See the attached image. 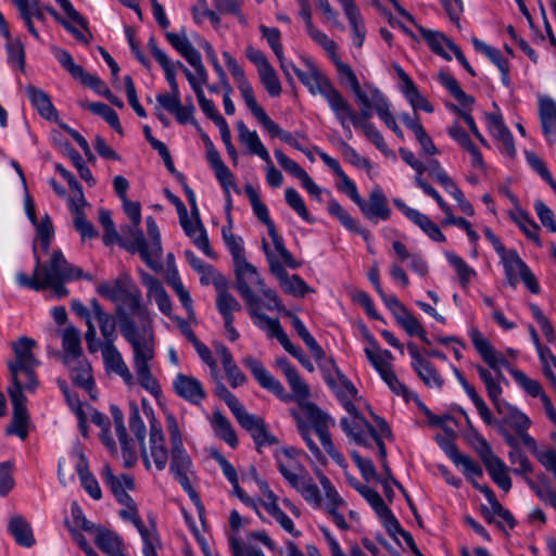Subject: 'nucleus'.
I'll return each mask as SVG.
<instances>
[{"instance_id": "f257e3e1", "label": "nucleus", "mask_w": 556, "mask_h": 556, "mask_svg": "<svg viewBox=\"0 0 556 556\" xmlns=\"http://www.w3.org/2000/svg\"><path fill=\"white\" fill-rule=\"evenodd\" d=\"M97 292L117 305L118 329L131 346V363L138 383L159 397L162 389L152 372L155 358L153 318L141 305L140 290L127 274H122L112 281L100 282Z\"/></svg>"}, {"instance_id": "f03ea898", "label": "nucleus", "mask_w": 556, "mask_h": 556, "mask_svg": "<svg viewBox=\"0 0 556 556\" xmlns=\"http://www.w3.org/2000/svg\"><path fill=\"white\" fill-rule=\"evenodd\" d=\"M35 261L36 266L31 277L24 273L16 274V281L20 286L35 291L51 289L53 295L61 299L68 293L64 283L83 277V270L67 263L61 251L52 253L48 265H42L36 254Z\"/></svg>"}, {"instance_id": "7ed1b4c3", "label": "nucleus", "mask_w": 556, "mask_h": 556, "mask_svg": "<svg viewBox=\"0 0 556 556\" xmlns=\"http://www.w3.org/2000/svg\"><path fill=\"white\" fill-rule=\"evenodd\" d=\"M223 58L230 74L233 77V80L241 93L245 105L255 116L258 123L264 127V129H266L271 137H278L289 146L302 151L303 148L298 142V140L294 139V137L289 131L283 130L277 123H275L268 116L266 111L257 103L253 87L249 81L244 70L239 65L237 60L227 51L223 52Z\"/></svg>"}, {"instance_id": "20e7f679", "label": "nucleus", "mask_w": 556, "mask_h": 556, "mask_svg": "<svg viewBox=\"0 0 556 556\" xmlns=\"http://www.w3.org/2000/svg\"><path fill=\"white\" fill-rule=\"evenodd\" d=\"M60 361L67 368L72 381L91 393L94 387L93 374L89 361L84 356L80 331L68 326L60 331Z\"/></svg>"}, {"instance_id": "39448f33", "label": "nucleus", "mask_w": 556, "mask_h": 556, "mask_svg": "<svg viewBox=\"0 0 556 556\" xmlns=\"http://www.w3.org/2000/svg\"><path fill=\"white\" fill-rule=\"evenodd\" d=\"M277 468L288 484L293 488L306 503L318 504L317 488L301 460V453L293 447H283L276 452Z\"/></svg>"}, {"instance_id": "423d86ee", "label": "nucleus", "mask_w": 556, "mask_h": 556, "mask_svg": "<svg viewBox=\"0 0 556 556\" xmlns=\"http://www.w3.org/2000/svg\"><path fill=\"white\" fill-rule=\"evenodd\" d=\"M242 365L250 370L253 378L261 388L271 392L276 397L283 402H289L294 397L299 403L306 401L309 396V388L300 377L299 372L286 378L292 395L289 394L282 383L276 379L264 364L254 356L248 355L242 358Z\"/></svg>"}, {"instance_id": "0eeeda50", "label": "nucleus", "mask_w": 556, "mask_h": 556, "mask_svg": "<svg viewBox=\"0 0 556 556\" xmlns=\"http://www.w3.org/2000/svg\"><path fill=\"white\" fill-rule=\"evenodd\" d=\"M37 342L28 337H21L12 342L11 346L14 352V359L8 362L11 372V387L24 388L25 391L35 392L39 382L36 378L35 370L40 362L34 354Z\"/></svg>"}, {"instance_id": "6e6552de", "label": "nucleus", "mask_w": 556, "mask_h": 556, "mask_svg": "<svg viewBox=\"0 0 556 556\" xmlns=\"http://www.w3.org/2000/svg\"><path fill=\"white\" fill-rule=\"evenodd\" d=\"M166 427L172 444V460L169 470L178 480L182 489L192 500V502L203 509L200 497L191 484V476L193 475L192 462L182 444V437L178 420L172 413H166Z\"/></svg>"}, {"instance_id": "1a4fd4ad", "label": "nucleus", "mask_w": 556, "mask_h": 556, "mask_svg": "<svg viewBox=\"0 0 556 556\" xmlns=\"http://www.w3.org/2000/svg\"><path fill=\"white\" fill-rule=\"evenodd\" d=\"M348 416L342 417L340 425L346 437L358 445L369 447L376 444L381 458L387 457L383 438L389 437L391 431L388 424L379 417L375 418L376 426L369 425L354 407V412H346Z\"/></svg>"}, {"instance_id": "9d476101", "label": "nucleus", "mask_w": 556, "mask_h": 556, "mask_svg": "<svg viewBox=\"0 0 556 556\" xmlns=\"http://www.w3.org/2000/svg\"><path fill=\"white\" fill-rule=\"evenodd\" d=\"M318 480L324 492L317 488L318 504L307 503L313 509H323L339 530L348 531L358 523V514L348 508L346 501L339 494L331 480L324 473L318 475Z\"/></svg>"}, {"instance_id": "9b49d317", "label": "nucleus", "mask_w": 556, "mask_h": 556, "mask_svg": "<svg viewBox=\"0 0 556 556\" xmlns=\"http://www.w3.org/2000/svg\"><path fill=\"white\" fill-rule=\"evenodd\" d=\"M305 70L296 72L299 80L313 96L319 94L327 102L332 113H339L346 106V98L334 87L330 78L311 59L303 60Z\"/></svg>"}, {"instance_id": "f8f14e48", "label": "nucleus", "mask_w": 556, "mask_h": 556, "mask_svg": "<svg viewBox=\"0 0 556 556\" xmlns=\"http://www.w3.org/2000/svg\"><path fill=\"white\" fill-rule=\"evenodd\" d=\"M142 408L150 425L149 447L147 448L144 443L141 444L142 459L148 469L151 467V462H153L155 468L161 471L168 462V451L163 429L154 416L153 408L144 399L142 400Z\"/></svg>"}, {"instance_id": "ddd939ff", "label": "nucleus", "mask_w": 556, "mask_h": 556, "mask_svg": "<svg viewBox=\"0 0 556 556\" xmlns=\"http://www.w3.org/2000/svg\"><path fill=\"white\" fill-rule=\"evenodd\" d=\"M245 194L249 198L251 206L253 208L254 214L257 218L266 225L269 237L271 238L274 249L277 254L280 256L283 264L290 268H298L300 264L295 261L293 255L286 248L282 238L278 235L274 222L270 219L269 212L267 206L261 201L260 194L257 190L251 186L247 185Z\"/></svg>"}, {"instance_id": "4468645a", "label": "nucleus", "mask_w": 556, "mask_h": 556, "mask_svg": "<svg viewBox=\"0 0 556 556\" xmlns=\"http://www.w3.org/2000/svg\"><path fill=\"white\" fill-rule=\"evenodd\" d=\"M346 106L348 109H343L342 111H339V113H332L339 124L341 125L342 129L345 132V136L348 139H352L353 134L351 130V124L363 131V134L366 136V138L372 142V144L383 154L388 155L390 150L381 135V132L377 129V127L370 123L369 121H366L362 118V116L358 115V112L355 111V109L352 106V104L346 99Z\"/></svg>"}, {"instance_id": "2eb2a0df", "label": "nucleus", "mask_w": 556, "mask_h": 556, "mask_svg": "<svg viewBox=\"0 0 556 556\" xmlns=\"http://www.w3.org/2000/svg\"><path fill=\"white\" fill-rule=\"evenodd\" d=\"M302 407L305 412L306 417L313 424L316 434L318 435L319 441L325 451L340 467L345 468V458L337 450L329 434V428L334 426V420L325 413H323L313 403H304Z\"/></svg>"}, {"instance_id": "dca6fc26", "label": "nucleus", "mask_w": 556, "mask_h": 556, "mask_svg": "<svg viewBox=\"0 0 556 556\" xmlns=\"http://www.w3.org/2000/svg\"><path fill=\"white\" fill-rule=\"evenodd\" d=\"M263 250L265 252L269 269L276 277L280 288L287 294L295 298H304L307 293L313 292V289L298 275H289L278 260L275 252L269 249L267 242L263 241Z\"/></svg>"}, {"instance_id": "f3484780", "label": "nucleus", "mask_w": 556, "mask_h": 556, "mask_svg": "<svg viewBox=\"0 0 556 556\" xmlns=\"http://www.w3.org/2000/svg\"><path fill=\"white\" fill-rule=\"evenodd\" d=\"M354 97L361 108L358 115L366 121L371 118L374 112L381 118L391 111L388 97L371 83H364L358 91L354 93Z\"/></svg>"}, {"instance_id": "a211bd4d", "label": "nucleus", "mask_w": 556, "mask_h": 556, "mask_svg": "<svg viewBox=\"0 0 556 556\" xmlns=\"http://www.w3.org/2000/svg\"><path fill=\"white\" fill-rule=\"evenodd\" d=\"M119 504L123 506L119 511V516L124 520L131 522L141 536L143 542L142 554L144 556H157L160 540L155 527L153 525H150L149 527L143 525L138 514L137 504L132 497H128L127 501H122Z\"/></svg>"}, {"instance_id": "6ab92c4d", "label": "nucleus", "mask_w": 556, "mask_h": 556, "mask_svg": "<svg viewBox=\"0 0 556 556\" xmlns=\"http://www.w3.org/2000/svg\"><path fill=\"white\" fill-rule=\"evenodd\" d=\"M233 267L237 290L245 305L260 301L258 296L254 294L253 289L260 290L261 287H264L265 282L256 267L249 263L247 258H242L240 262H235Z\"/></svg>"}, {"instance_id": "aec40b11", "label": "nucleus", "mask_w": 556, "mask_h": 556, "mask_svg": "<svg viewBox=\"0 0 556 556\" xmlns=\"http://www.w3.org/2000/svg\"><path fill=\"white\" fill-rule=\"evenodd\" d=\"M245 56L256 66L261 84L268 94L270 97H278L282 90L281 84L275 68L270 65L265 54L261 50L248 46L245 48Z\"/></svg>"}, {"instance_id": "412c9836", "label": "nucleus", "mask_w": 556, "mask_h": 556, "mask_svg": "<svg viewBox=\"0 0 556 556\" xmlns=\"http://www.w3.org/2000/svg\"><path fill=\"white\" fill-rule=\"evenodd\" d=\"M356 205L359 207L364 217L375 224L380 220H388L392 214L388 198L379 186H375L371 189L367 200L361 197Z\"/></svg>"}, {"instance_id": "4be33fe9", "label": "nucleus", "mask_w": 556, "mask_h": 556, "mask_svg": "<svg viewBox=\"0 0 556 556\" xmlns=\"http://www.w3.org/2000/svg\"><path fill=\"white\" fill-rule=\"evenodd\" d=\"M410 356V366L420 380L431 389H442L444 380L437 368L422 356L417 345L413 342L407 344Z\"/></svg>"}, {"instance_id": "5701e85b", "label": "nucleus", "mask_w": 556, "mask_h": 556, "mask_svg": "<svg viewBox=\"0 0 556 556\" xmlns=\"http://www.w3.org/2000/svg\"><path fill=\"white\" fill-rule=\"evenodd\" d=\"M393 203L397 210H400L412 223L418 226L422 232L434 242H445L446 237L441 231L439 226L426 214L420 211L408 206L401 199H393Z\"/></svg>"}, {"instance_id": "b1692460", "label": "nucleus", "mask_w": 556, "mask_h": 556, "mask_svg": "<svg viewBox=\"0 0 556 556\" xmlns=\"http://www.w3.org/2000/svg\"><path fill=\"white\" fill-rule=\"evenodd\" d=\"M24 388L10 387L9 395L13 405V418L8 433L18 435L22 440L27 437L28 413L26 407V396Z\"/></svg>"}, {"instance_id": "393cba45", "label": "nucleus", "mask_w": 556, "mask_h": 556, "mask_svg": "<svg viewBox=\"0 0 556 556\" xmlns=\"http://www.w3.org/2000/svg\"><path fill=\"white\" fill-rule=\"evenodd\" d=\"M336 377L328 375L325 377L327 384L334 392L341 405L346 412H354V400L357 397V390L354 384L337 368L334 363L330 361Z\"/></svg>"}, {"instance_id": "a878e982", "label": "nucleus", "mask_w": 556, "mask_h": 556, "mask_svg": "<svg viewBox=\"0 0 556 556\" xmlns=\"http://www.w3.org/2000/svg\"><path fill=\"white\" fill-rule=\"evenodd\" d=\"M179 222L186 236L192 240L194 245L207 256H213L206 230L199 217V211L191 213V215H189L188 212L181 214Z\"/></svg>"}, {"instance_id": "bb28decb", "label": "nucleus", "mask_w": 556, "mask_h": 556, "mask_svg": "<svg viewBox=\"0 0 556 556\" xmlns=\"http://www.w3.org/2000/svg\"><path fill=\"white\" fill-rule=\"evenodd\" d=\"M101 354L108 371L118 375L128 387H132L135 384V377L114 342L103 343L101 346Z\"/></svg>"}, {"instance_id": "cd10ccee", "label": "nucleus", "mask_w": 556, "mask_h": 556, "mask_svg": "<svg viewBox=\"0 0 556 556\" xmlns=\"http://www.w3.org/2000/svg\"><path fill=\"white\" fill-rule=\"evenodd\" d=\"M174 392L181 399L200 404L206 396L202 382L193 376L178 374L172 382Z\"/></svg>"}, {"instance_id": "c85d7f7f", "label": "nucleus", "mask_w": 556, "mask_h": 556, "mask_svg": "<svg viewBox=\"0 0 556 556\" xmlns=\"http://www.w3.org/2000/svg\"><path fill=\"white\" fill-rule=\"evenodd\" d=\"M363 333L367 341L364 353L378 375L392 368L394 361L393 354L389 350L381 349L377 340L367 329L364 328Z\"/></svg>"}, {"instance_id": "c756f323", "label": "nucleus", "mask_w": 556, "mask_h": 556, "mask_svg": "<svg viewBox=\"0 0 556 556\" xmlns=\"http://www.w3.org/2000/svg\"><path fill=\"white\" fill-rule=\"evenodd\" d=\"M247 309L253 324L264 331L268 338H276L279 343H285V341H287V333L282 329L279 320L261 312L260 301L247 305Z\"/></svg>"}, {"instance_id": "7c9ffc66", "label": "nucleus", "mask_w": 556, "mask_h": 556, "mask_svg": "<svg viewBox=\"0 0 556 556\" xmlns=\"http://www.w3.org/2000/svg\"><path fill=\"white\" fill-rule=\"evenodd\" d=\"M236 419L242 428L251 433L257 446H266L276 443V438L267 431L266 425L262 418L249 414L247 409H244Z\"/></svg>"}, {"instance_id": "2f4dec72", "label": "nucleus", "mask_w": 556, "mask_h": 556, "mask_svg": "<svg viewBox=\"0 0 556 556\" xmlns=\"http://www.w3.org/2000/svg\"><path fill=\"white\" fill-rule=\"evenodd\" d=\"M484 119L489 134L498 141L502 152L509 156H515L516 148L514 139L504 125L502 117L494 113H488L484 115Z\"/></svg>"}, {"instance_id": "473e14b6", "label": "nucleus", "mask_w": 556, "mask_h": 556, "mask_svg": "<svg viewBox=\"0 0 556 556\" xmlns=\"http://www.w3.org/2000/svg\"><path fill=\"white\" fill-rule=\"evenodd\" d=\"M349 22L352 31V42L355 47L362 48L366 38V26L362 13L354 0H337Z\"/></svg>"}, {"instance_id": "72a5a7b5", "label": "nucleus", "mask_w": 556, "mask_h": 556, "mask_svg": "<svg viewBox=\"0 0 556 556\" xmlns=\"http://www.w3.org/2000/svg\"><path fill=\"white\" fill-rule=\"evenodd\" d=\"M539 118L548 144H556V102L548 96L539 98Z\"/></svg>"}, {"instance_id": "f704fd0d", "label": "nucleus", "mask_w": 556, "mask_h": 556, "mask_svg": "<svg viewBox=\"0 0 556 556\" xmlns=\"http://www.w3.org/2000/svg\"><path fill=\"white\" fill-rule=\"evenodd\" d=\"M139 273L141 281L147 288V296L150 300H154L161 313L170 317L173 309L172 301L162 283L155 277L143 270H140Z\"/></svg>"}, {"instance_id": "c9c22d12", "label": "nucleus", "mask_w": 556, "mask_h": 556, "mask_svg": "<svg viewBox=\"0 0 556 556\" xmlns=\"http://www.w3.org/2000/svg\"><path fill=\"white\" fill-rule=\"evenodd\" d=\"M130 239L125 240L121 243V245L127 250L128 252L135 253L138 252L141 258L146 262V264L151 267L153 270L161 269V264H156V261L152 257L149 243L144 239L142 230L138 227L130 229Z\"/></svg>"}, {"instance_id": "e433bc0d", "label": "nucleus", "mask_w": 556, "mask_h": 556, "mask_svg": "<svg viewBox=\"0 0 556 556\" xmlns=\"http://www.w3.org/2000/svg\"><path fill=\"white\" fill-rule=\"evenodd\" d=\"M237 131L239 142L247 148V150L254 155H257L264 162H269V152L262 142L258 134L255 130H251L242 122H237Z\"/></svg>"}, {"instance_id": "4c0bfd02", "label": "nucleus", "mask_w": 556, "mask_h": 556, "mask_svg": "<svg viewBox=\"0 0 556 556\" xmlns=\"http://www.w3.org/2000/svg\"><path fill=\"white\" fill-rule=\"evenodd\" d=\"M112 414L115 420V430L122 450V457L125 466L130 467L137 459L135 444L128 439L122 412L117 407H112Z\"/></svg>"}, {"instance_id": "58836bf2", "label": "nucleus", "mask_w": 556, "mask_h": 556, "mask_svg": "<svg viewBox=\"0 0 556 556\" xmlns=\"http://www.w3.org/2000/svg\"><path fill=\"white\" fill-rule=\"evenodd\" d=\"M92 308V318L97 320L100 332L103 337V343H112L116 339V327H118L117 317L114 318L106 313L100 303L92 299L90 301Z\"/></svg>"}, {"instance_id": "ea45409f", "label": "nucleus", "mask_w": 556, "mask_h": 556, "mask_svg": "<svg viewBox=\"0 0 556 556\" xmlns=\"http://www.w3.org/2000/svg\"><path fill=\"white\" fill-rule=\"evenodd\" d=\"M469 336L473 346L479 352L483 361L488 363L493 369L498 370L502 367L508 366L506 361L500 358L496 355V352L490 344L489 340L484 338L478 329H471L469 331Z\"/></svg>"}, {"instance_id": "a19ab883", "label": "nucleus", "mask_w": 556, "mask_h": 556, "mask_svg": "<svg viewBox=\"0 0 556 556\" xmlns=\"http://www.w3.org/2000/svg\"><path fill=\"white\" fill-rule=\"evenodd\" d=\"M103 478L118 503L131 497L127 493V491L134 490L135 488V481L130 475L115 476L110 467H105L103 469Z\"/></svg>"}, {"instance_id": "79ce46f5", "label": "nucleus", "mask_w": 556, "mask_h": 556, "mask_svg": "<svg viewBox=\"0 0 556 556\" xmlns=\"http://www.w3.org/2000/svg\"><path fill=\"white\" fill-rule=\"evenodd\" d=\"M416 27L432 52L447 61L452 60V55L446 50V48L451 50V46L455 45L452 40L438 30L428 29L420 25H416Z\"/></svg>"}, {"instance_id": "37998d69", "label": "nucleus", "mask_w": 556, "mask_h": 556, "mask_svg": "<svg viewBox=\"0 0 556 556\" xmlns=\"http://www.w3.org/2000/svg\"><path fill=\"white\" fill-rule=\"evenodd\" d=\"M503 265L507 282L516 289L521 278V260L516 250H507L497 253Z\"/></svg>"}, {"instance_id": "c03bdc74", "label": "nucleus", "mask_w": 556, "mask_h": 556, "mask_svg": "<svg viewBox=\"0 0 556 556\" xmlns=\"http://www.w3.org/2000/svg\"><path fill=\"white\" fill-rule=\"evenodd\" d=\"M445 452L456 466L462 467L464 473L471 480L475 486L476 483L479 484L477 480L482 477V469L476 462L459 453L454 444H447Z\"/></svg>"}, {"instance_id": "a18cd8bd", "label": "nucleus", "mask_w": 556, "mask_h": 556, "mask_svg": "<svg viewBox=\"0 0 556 556\" xmlns=\"http://www.w3.org/2000/svg\"><path fill=\"white\" fill-rule=\"evenodd\" d=\"M150 52L152 53L155 61L161 65L164 71L166 81L169 85L170 91L180 92L177 79H176V64L170 61L165 51L160 49L153 38H150L148 42Z\"/></svg>"}, {"instance_id": "49530a36", "label": "nucleus", "mask_w": 556, "mask_h": 556, "mask_svg": "<svg viewBox=\"0 0 556 556\" xmlns=\"http://www.w3.org/2000/svg\"><path fill=\"white\" fill-rule=\"evenodd\" d=\"M476 489L479 490L484 495V497L486 498V501L489 502V504L491 506L493 515L501 519L498 521V525L501 527H503L504 529L506 527L510 530L514 529L517 525V520L514 518V516L511 515V513L509 510L504 508L498 503L493 491L486 485L477 484V483H476Z\"/></svg>"}, {"instance_id": "de8ad7c7", "label": "nucleus", "mask_w": 556, "mask_h": 556, "mask_svg": "<svg viewBox=\"0 0 556 556\" xmlns=\"http://www.w3.org/2000/svg\"><path fill=\"white\" fill-rule=\"evenodd\" d=\"M26 93L30 103L43 118L55 119L58 117V112L47 92L37 87L28 86Z\"/></svg>"}, {"instance_id": "09e8293b", "label": "nucleus", "mask_w": 556, "mask_h": 556, "mask_svg": "<svg viewBox=\"0 0 556 556\" xmlns=\"http://www.w3.org/2000/svg\"><path fill=\"white\" fill-rule=\"evenodd\" d=\"M166 39L189 64H199L201 54L193 48L185 30L180 33H166Z\"/></svg>"}, {"instance_id": "8fccbe9b", "label": "nucleus", "mask_w": 556, "mask_h": 556, "mask_svg": "<svg viewBox=\"0 0 556 556\" xmlns=\"http://www.w3.org/2000/svg\"><path fill=\"white\" fill-rule=\"evenodd\" d=\"M93 532L97 545L108 556H119L123 553V540L117 533L100 527Z\"/></svg>"}, {"instance_id": "3c124183", "label": "nucleus", "mask_w": 556, "mask_h": 556, "mask_svg": "<svg viewBox=\"0 0 556 556\" xmlns=\"http://www.w3.org/2000/svg\"><path fill=\"white\" fill-rule=\"evenodd\" d=\"M328 212L339 219V222L350 231L356 232L363 237L365 241H369V232L358 227L356 220L350 213L334 199L330 200L327 205Z\"/></svg>"}, {"instance_id": "603ef678", "label": "nucleus", "mask_w": 556, "mask_h": 556, "mask_svg": "<svg viewBox=\"0 0 556 556\" xmlns=\"http://www.w3.org/2000/svg\"><path fill=\"white\" fill-rule=\"evenodd\" d=\"M8 529L16 543L21 546L31 547L35 544L30 525L23 517H12L9 521Z\"/></svg>"}, {"instance_id": "864d4df0", "label": "nucleus", "mask_w": 556, "mask_h": 556, "mask_svg": "<svg viewBox=\"0 0 556 556\" xmlns=\"http://www.w3.org/2000/svg\"><path fill=\"white\" fill-rule=\"evenodd\" d=\"M5 51H7V62L13 67L17 68L20 72H25L26 61H25V49L24 45L20 38H13L11 34H9V38H5Z\"/></svg>"}, {"instance_id": "5fc2aeb1", "label": "nucleus", "mask_w": 556, "mask_h": 556, "mask_svg": "<svg viewBox=\"0 0 556 556\" xmlns=\"http://www.w3.org/2000/svg\"><path fill=\"white\" fill-rule=\"evenodd\" d=\"M211 425L215 434L232 448L238 445V439L231 424L220 412L213 413Z\"/></svg>"}, {"instance_id": "6e6d98bb", "label": "nucleus", "mask_w": 556, "mask_h": 556, "mask_svg": "<svg viewBox=\"0 0 556 556\" xmlns=\"http://www.w3.org/2000/svg\"><path fill=\"white\" fill-rule=\"evenodd\" d=\"M493 481L505 492L511 488L506 465L495 455L483 463Z\"/></svg>"}, {"instance_id": "4d7b16f0", "label": "nucleus", "mask_w": 556, "mask_h": 556, "mask_svg": "<svg viewBox=\"0 0 556 556\" xmlns=\"http://www.w3.org/2000/svg\"><path fill=\"white\" fill-rule=\"evenodd\" d=\"M396 323L405 330V332L410 337H418L422 342L430 343L429 338L427 336V331L425 330L421 323L418 318L408 309L404 311L396 319Z\"/></svg>"}, {"instance_id": "13d9d810", "label": "nucleus", "mask_w": 556, "mask_h": 556, "mask_svg": "<svg viewBox=\"0 0 556 556\" xmlns=\"http://www.w3.org/2000/svg\"><path fill=\"white\" fill-rule=\"evenodd\" d=\"M216 308L224 320L235 319V313L241 311V304L226 288H220L217 290Z\"/></svg>"}, {"instance_id": "bf43d9fd", "label": "nucleus", "mask_w": 556, "mask_h": 556, "mask_svg": "<svg viewBox=\"0 0 556 556\" xmlns=\"http://www.w3.org/2000/svg\"><path fill=\"white\" fill-rule=\"evenodd\" d=\"M447 262L453 266L457 274L458 281L463 288H466L470 281L477 276L476 270L469 266L460 256L452 251L444 253Z\"/></svg>"}, {"instance_id": "052dcab7", "label": "nucleus", "mask_w": 556, "mask_h": 556, "mask_svg": "<svg viewBox=\"0 0 556 556\" xmlns=\"http://www.w3.org/2000/svg\"><path fill=\"white\" fill-rule=\"evenodd\" d=\"M394 70L400 78L399 88L406 101L410 106H415V104L421 99L422 94L419 92L417 86L413 81V79L407 75V73L403 70L399 64L394 65Z\"/></svg>"}, {"instance_id": "680f3d73", "label": "nucleus", "mask_w": 556, "mask_h": 556, "mask_svg": "<svg viewBox=\"0 0 556 556\" xmlns=\"http://www.w3.org/2000/svg\"><path fill=\"white\" fill-rule=\"evenodd\" d=\"M176 64V70L180 68L186 78L188 79L192 90L195 92L197 90H200L203 88L204 85L207 84L208 74L205 70L202 59H199V64H190L194 68V74L186 67L180 61L174 62Z\"/></svg>"}, {"instance_id": "e2e57ef3", "label": "nucleus", "mask_w": 556, "mask_h": 556, "mask_svg": "<svg viewBox=\"0 0 556 556\" xmlns=\"http://www.w3.org/2000/svg\"><path fill=\"white\" fill-rule=\"evenodd\" d=\"M176 64V70L180 68L186 78L188 79L192 90L195 92L197 90H200L203 88L204 85L207 84L208 74L205 70L202 59H199V64H190L194 68V74L186 67L180 61L174 62Z\"/></svg>"}, {"instance_id": "0e129e2a", "label": "nucleus", "mask_w": 556, "mask_h": 556, "mask_svg": "<svg viewBox=\"0 0 556 556\" xmlns=\"http://www.w3.org/2000/svg\"><path fill=\"white\" fill-rule=\"evenodd\" d=\"M523 446L530 450L538 460L551 471L556 469V451L553 448H548L545 451H541L538 448L535 440L530 437L528 433L523 432Z\"/></svg>"}, {"instance_id": "69168bd1", "label": "nucleus", "mask_w": 556, "mask_h": 556, "mask_svg": "<svg viewBox=\"0 0 556 556\" xmlns=\"http://www.w3.org/2000/svg\"><path fill=\"white\" fill-rule=\"evenodd\" d=\"M440 84L465 108L473 103V98L468 96L459 86L458 81L447 73L441 72L438 75Z\"/></svg>"}, {"instance_id": "338daca9", "label": "nucleus", "mask_w": 556, "mask_h": 556, "mask_svg": "<svg viewBox=\"0 0 556 556\" xmlns=\"http://www.w3.org/2000/svg\"><path fill=\"white\" fill-rule=\"evenodd\" d=\"M80 105L101 116L114 130L122 134V125L117 113L102 102H80Z\"/></svg>"}, {"instance_id": "774afa93", "label": "nucleus", "mask_w": 556, "mask_h": 556, "mask_svg": "<svg viewBox=\"0 0 556 556\" xmlns=\"http://www.w3.org/2000/svg\"><path fill=\"white\" fill-rule=\"evenodd\" d=\"M471 43L477 52L485 55L493 64H495L501 73L506 76L507 72V63L505 59L502 56L501 51L486 42L478 39L477 37L471 38Z\"/></svg>"}]
</instances>
